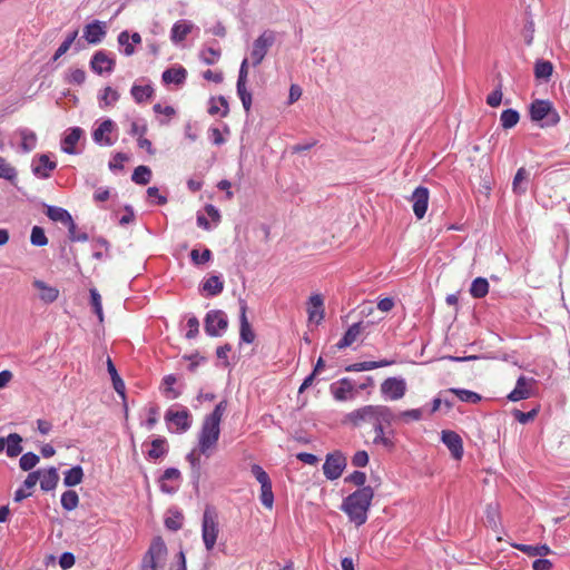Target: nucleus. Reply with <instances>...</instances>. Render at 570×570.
<instances>
[{"label": "nucleus", "instance_id": "obj_61", "mask_svg": "<svg viewBox=\"0 0 570 570\" xmlns=\"http://www.w3.org/2000/svg\"><path fill=\"white\" fill-rule=\"evenodd\" d=\"M183 360L189 361L187 370L191 373H194L200 364L207 362V358L205 356H202L198 352H195L193 354H186L183 356Z\"/></svg>", "mask_w": 570, "mask_h": 570}, {"label": "nucleus", "instance_id": "obj_51", "mask_svg": "<svg viewBox=\"0 0 570 570\" xmlns=\"http://www.w3.org/2000/svg\"><path fill=\"white\" fill-rule=\"evenodd\" d=\"M90 295V305L92 307V312L97 315L99 322H104V311L101 303V295L99 294L96 287H91L89 289Z\"/></svg>", "mask_w": 570, "mask_h": 570}, {"label": "nucleus", "instance_id": "obj_9", "mask_svg": "<svg viewBox=\"0 0 570 570\" xmlns=\"http://www.w3.org/2000/svg\"><path fill=\"white\" fill-rule=\"evenodd\" d=\"M330 393L337 402L351 401L357 395L356 384L350 377H342L331 383Z\"/></svg>", "mask_w": 570, "mask_h": 570}, {"label": "nucleus", "instance_id": "obj_47", "mask_svg": "<svg viewBox=\"0 0 570 570\" xmlns=\"http://www.w3.org/2000/svg\"><path fill=\"white\" fill-rule=\"evenodd\" d=\"M519 120H520V114L517 109L508 108L501 112L500 125L505 130L511 129L514 126H517Z\"/></svg>", "mask_w": 570, "mask_h": 570}, {"label": "nucleus", "instance_id": "obj_54", "mask_svg": "<svg viewBox=\"0 0 570 570\" xmlns=\"http://www.w3.org/2000/svg\"><path fill=\"white\" fill-rule=\"evenodd\" d=\"M119 92L110 86L105 87L102 94L99 96V105L101 108L109 107L119 100Z\"/></svg>", "mask_w": 570, "mask_h": 570}, {"label": "nucleus", "instance_id": "obj_24", "mask_svg": "<svg viewBox=\"0 0 570 570\" xmlns=\"http://www.w3.org/2000/svg\"><path fill=\"white\" fill-rule=\"evenodd\" d=\"M186 461L190 465V482L195 493L199 494V483L202 478V462L199 454L196 453V449H193L186 454Z\"/></svg>", "mask_w": 570, "mask_h": 570}, {"label": "nucleus", "instance_id": "obj_22", "mask_svg": "<svg viewBox=\"0 0 570 570\" xmlns=\"http://www.w3.org/2000/svg\"><path fill=\"white\" fill-rule=\"evenodd\" d=\"M116 129V124L111 119L102 120L92 131V140L99 146H112L115 140L109 134Z\"/></svg>", "mask_w": 570, "mask_h": 570}, {"label": "nucleus", "instance_id": "obj_58", "mask_svg": "<svg viewBox=\"0 0 570 570\" xmlns=\"http://www.w3.org/2000/svg\"><path fill=\"white\" fill-rule=\"evenodd\" d=\"M30 243L36 247H42L48 244V238L45 234V229L40 226H33L30 235Z\"/></svg>", "mask_w": 570, "mask_h": 570}, {"label": "nucleus", "instance_id": "obj_1", "mask_svg": "<svg viewBox=\"0 0 570 570\" xmlns=\"http://www.w3.org/2000/svg\"><path fill=\"white\" fill-rule=\"evenodd\" d=\"M373 498V488L371 485L363 487L343 499L341 510L347 515L350 522L361 527L367 521Z\"/></svg>", "mask_w": 570, "mask_h": 570}, {"label": "nucleus", "instance_id": "obj_48", "mask_svg": "<svg viewBox=\"0 0 570 570\" xmlns=\"http://www.w3.org/2000/svg\"><path fill=\"white\" fill-rule=\"evenodd\" d=\"M489 293V282L484 277H476L470 286V294L474 298H483Z\"/></svg>", "mask_w": 570, "mask_h": 570}, {"label": "nucleus", "instance_id": "obj_11", "mask_svg": "<svg viewBox=\"0 0 570 570\" xmlns=\"http://www.w3.org/2000/svg\"><path fill=\"white\" fill-rule=\"evenodd\" d=\"M183 481L181 472L177 468H167L157 479L159 490L169 495L178 492Z\"/></svg>", "mask_w": 570, "mask_h": 570}, {"label": "nucleus", "instance_id": "obj_5", "mask_svg": "<svg viewBox=\"0 0 570 570\" xmlns=\"http://www.w3.org/2000/svg\"><path fill=\"white\" fill-rule=\"evenodd\" d=\"M276 41V32L271 29L264 30L253 42L250 59L253 67L259 66L265 59L268 50Z\"/></svg>", "mask_w": 570, "mask_h": 570}, {"label": "nucleus", "instance_id": "obj_57", "mask_svg": "<svg viewBox=\"0 0 570 570\" xmlns=\"http://www.w3.org/2000/svg\"><path fill=\"white\" fill-rule=\"evenodd\" d=\"M189 257L194 265L200 266L212 261L213 253L209 248H204L202 254H199L198 249H193L189 254Z\"/></svg>", "mask_w": 570, "mask_h": 570}, {"label": "nucleus", "instance_id": "obj_43", "mask_svg": "<svg viewBox=\"0 0 570 570\" xmlns=\"http://www.w3.org/2000/svg\"><path fill=\"white\" fill-rule=\"evenodd\" d=\"M177 382L175 374L165 375L161 380L163 394L168 399H177L181 395V391L174 387Z\"/></svg>", "mask_w": 570, "mask_h": 570}, {"label": "nucleus", "instance_id": "obj_8", "mask_svg": "<svg viewBox=\"0 0 570 570\" xmlns=\"http://www.w3.org/2000/svg\"><path fill=\"white\" fill-rule=\"evenodd\" d=\"M165 421L170 432L184 433L191 428L193 416L187 407H183L180 411L168 409L165 413Z\"/></svg>", "mask_w": 570, "mask_h": 570}, {"label": "nucleus", "instance_id": "obj_35", "mask_svg": "<svg viewBox=\"0 0 570 570\" xmlns=\"http://www.w3.org/2000/svg\"><path fill=\"white\" fill-rule=\"evenodd\" d=\"M33 286L36 288L40 289L39 297L46 304L53 303L58 298V296H59L58 288L46 284L43 281L36 279L33 282Z\"/></svg>", "mask_w": 570, "mask_h": 570}, {"label": "nucleus", "instance_id": "obj_23", "mask_svg": "<svg viewBox=\"0 0 570 570\" xmlns=\"http://www.w3.org/2000/svg\"><path fill=\"white\" fill-rule=\"evenodd\" d=\"M107 33L106 23L100 20H94L83 28V38L90 45L100 43Z\"/></svg>", "mask_w": 570, "mask_h": 570}, {"label": "nucleus", "instance_id": "obj_39", "mask_svg": "<svg viewBox=\"0 0 570 570\" xmlns=\"http://www.w3.org/2000/svg\"><path fill=\"white\" fill-rule=\"evenodd\" d=\"M193 24L189 21L180 20L174 23L170 30V39L173 42L178 43L186 39L187 35L191 31Z\"/></svg>", "mask_w": 570, "mask_h": 570}, {"label": "nucleus", "instance_id": "obj_6", "mask_svg": "<svg viewBox=\"0 0 570 570\" xmlns=\"http://www.w3.org/2000/svg\"><path fill=\"white\" fill-rule=\"evenodd\" d=\"M218 522L215 511L210 507H206L203 514L202 537L205 548L213 550L218 537Z\"/></svg>", "mask_w": 570, "mask_h": 570}, {"label": "nucleus", "instance_id": "obj_7", "mask_svg": "<svg viewBox=\"0 0 570 570\" xmlns=\"http://www.w3.org/2000/svg\"><path fill=\"white\" fill-rule=\"evenodd\" d=\"M228 327V318L222 309H210L204 318L205 333L210 337L222 336Z\"/></svg>", "mask_w": 570, "mask_h": 570}, {"label": "nucleus", "instance_id": "obj_36", "mask_svg": "<svg viewBox=\"0 0 570 570\" xmlns=\"http://www.w3.org/2000/svg\"><path fill=\"white\" fill-rule=\"evenodd\" d=\"M18 134L21 138L20 148L22 153H30L37 147V135L29 128H19Z\"/></svg>", "mask_w": 570, "mask_h": 570}, {"label": "nucleus", "instance_id": "obj_62", "mask_svg": "<svg viewBox=\"0 0 570 570\" xmlns=\"http://www.w3.org/2000/svg\"><path fill=\"white\" fill-rule=\"evenodd\" d=\"M68 238L70 242H87L89 236L86 232H79L76 223L72 220L68 226Z\"/></svg>", "mask_w": 570, "mask_h": 570}, {"label": "nucleus", "instance_id": "obj_33", "mask_svg": "<svg viewBox=\"0 0 570 570\" xmlns=\"http://www.w3.org/2000/svg\"><path fill=\"white\" fill-rule=\"evenodd\" d=\"M107 371L110 375L114 390L116 393L121 396L122 399L126 397V386L124 380L118 374V371L110 357L107 358Z\"/></svg>", "mask_w": 570, "mask_h": 570}, {"label": "nucleus", "instance_id": "obj_50", "mask_svg": "<svg viewBox=\"0 0 570 570\" xmlns=\"http://www.w3.org/2000/svg\"><path fill=\"white\" fill-rule=\"evenodd\" d=\"M60 503L66 511H72L79 504V495L75 490H67L61 494Z\"/></svg>", "mask_w": 570, "mask_h": 570}, {"label": "nucleus", "instance_id": "obj_25", "mask_svg": "<svg viewBox=\"0 0 570 570\" xmlns=\"http://www.w3.org/2000/svg\"><path fill=\"white\" fill-rule=\"evenodd\" d=\"M151 449L147 451L146 459L157 461L165 458L169 452V444L165 436L156 435L150 442Z\"/></svg>", "mask_w": 570, "mask_h": 570}, {"label": "nucleus", "instance_id": "obj_64", "mask_svg": "<svg viewBox=\"0 0 570 570\" xmlns=\"http://www.w3.org/2000/svg\"><path fill=\"white\" fill-rule=\"evenodd\" d=\"M65 80L68 83H73V85L80 86L86 80V72H85V70H82L80 68L72 69V70L69 71L68 75H66Z\"/></svg>", "mask_w": 570, "mask_h": 570}, {"label": "nucleus", "instance_id": "obj_28", "mask_svg": "<svg viewBox=\"0 0 570 570\" xmlns=\"http://www.w3.org/2000/svg\"><path fill=\"white\" fill-rule=\"evenodd\" d=\"M308 320L318 324L324 318V299L321 294H313L308 301Z\"/></svg>", "mask_w": 570, "mask_h": 570}, {"label": "nucleus", "instance_id": "obj_3", "mask_svg": "<svg viewBox=\"0 0 570 570\" xmlns=\"http://www.w3.org/2000/svg\"><path fill=\"white\" fill-rule=\"evenodd\" d=\"M530 120L540 128L554 127L560 122V115L548 99H534L528 107Z\"/></svg>", "mask_w": 570, "mask_h": 570}, {"label": "nucleus", "instance_id": "obj_59", "mask_svg": "<svg viewBox=\"0 0 570 570\" xmlns=\"http://www.w3.org/2000/svg\"><path fill=\"white\" fill-rule=\"evenodd\" d=\"M261 502L262 504L267 508V509H272L273 508V504H274V493H273V487H272V482L271 483H265L263 485H261Z\"/></svg>", "mask_w": 570, "mask_h": 570}, {"label": "nucleus", "instance_id": "obj_40", "mask_svg": "<svg viewBox=\"0 0 570 570\" xmlns=\"http://www.w3.org/2000/svg\"><path fill=\"white\" fill-rule=\"evenodd\" d=\"M85 473L81 465H75L63 472V485L72 488L80 484L83 480Z\"/></svg>", "mask_w": 570, "mask_h": 570}, {"label": "nucleus", "instance_id": "obj_15", "mask_svg": "<svg viewBox=\"0 0 570 570\" xmlns=\"http://www.w3.org/2000/svg\"><path fill=\"white\" fill-rule=\"evenodd\" d=\"M345 421L353 426H360L363 422L377 423V405H364L346 414Z\"/></svg>", "mask_w": 570, "mask_h": 570}, {"label": "nucleus", "instance_id": "obj_38", "mask_svg": "<svg viewBox=\"0 0 570 570\" xmlns=\"http://www.w3.org/2000/svg\"><path fill=\"white\" fill-rule=\"evenodd\" d=\"M528 176L529 173L524 167H520L512 181V191L515 195H524L528 190Z\"/></svg>", "mask_w": 570, "mask_h": 570}, {"label": "nucleus", "instance_id": "obj_30", "mask_svg": "<svg viewBox=\"0 0 570 570\" xmlns=\"http://www.w3.org/2000/svg\"><path fill=\"white\" fill-rule=\"evenodd\" d=\"M46 215L52 222H59L68 226L73 220L71 214L63 207L46 205Z\"/></svg>", "mask_w": 570, "mask_h": 570}, {"label": "nucleus", "instance_id": "obj_27", "mask_svg": "<svg viewBox=\"0 0 570 570\" xmlns=\"http://www.w3.org/2000/svg\"><path fill=\"white\" fill-rule=\"evenodd\" d=\"M186 79L187 70L180 65H178L177 67L167 68L161 75V81L165 85L174 83L177 86H181L185 83Z\"/></svg>", "mask_w": 570, "mask_h": 570}, {"label": "nucleus", "instance_id": "obj_37", "mask_svg": "<svg viewBox=\"0 0 570 570\" xmlns=\"http://www.w3.org/2000/svg\"><path fill=\"white\" fill-rule=\"evenodd\" d=\"M512 547L515 548L517 550L525 553L529 557H537V556L544 557L552 552L548 544L531 546V544H524V543H513Z\"/></svg>", "mask_w": 570, "mask_h": 570}, {"label": "nucleus", "instance_id": "obj_26", "mask_svg": "<svg viewBox=\"0 0 570 570\" xmlns=\"http://www.w3.org/2000/svg\"><path fill=\"white\" fill-rule=\"evenodd\" d=\"M200 293H204L207 297H215L223 293L224 291V281L220 275H212L208 278H205L200 283L199 287Z\"/></svg>", "mask_w": 570, "mask_h": 570}, {"label": "nucleus", "instance_id": "obj_52", "mask_svg": "<svg viewBox=\"0 0 570 570\" xmlns=\"http://www.w3.org/2000/svg\"><path fill=\"white\" fill-rule=\"evenodd\" d=\"M399 416L386 405H377V423L390 426Z\"/></svg>", "mask_w": 570, "mask_h": 570}, {"label": "nucleus", "instance_id": "obj_46", "mask_svg": "<svg viewBox=\"0 0 570 570\" xmlns=\"http://www.w3.org/2000/svg\"><path fill=\"white\" fill-rule=\"evenodd\" d=\"M22 436L18 433H10L7 436V448L6 452L9 458H16L22 452Z\"/></svg>", "mask_w": 570, "mask_h": 570}, {"label": "nucleus", "instance_id": "obj_13", "mask_svg": "<svg viewBox=\"0 0 570 570\" xmlns=\"http://www.w3.org/2000/svg\"><path fill=\"white\" fill-rule=\"evenodd\" d=\"M406 381L403 377L391 376L381 384V394L384 400L396 401L406 393Z\"/></svg>", "mask_w": 570, "mask_h": 570}, {"label": "nucleus", "instance_id": "obj_12", "mask_svg": "<svg viewBox=\"0 0 570 570\" xmlns=\"http://www.w3.org/2000/svg\"><path fill=\"white\" fill-rule=\"evenodd\" d=\"M248 59L244 58L238 70V77L236 82V91L237 96L239 97L242 105L244 107V110L246 112H249L252 108V94L247 90V77H248Z\"/></svg>", "mask_w": 570, "mask_h": 570}, {"label": "nucleus", "instance_id": "obj_55", "mask_svg": "<svg viewBox=\"0 0 570 570\" xmlns=\"http://www.w3.org/2000/svg\"><path fill=\"white\" fill-rule=\"evenodd\" d=\"M117 42L121 48L120 51L124 56L130 57L135 53V47L129 41V32L127 30H124L118 35Z\"/></svg>", "mask_w": 570, "mask_h": 570}, {"label": "nucleus", "instance_id": "obj_60", "mask_svg": "<svg viewBox=\"0 0 570 570\" xmlns=\"http://www.w3.org/2000/svg\"><path fill=\"white\" fill-rule=\"evenodd\" d=\"M17 177V169L0 156V178L13 181Z\"/></svg>", "mask_w": 570, "mask_h": 570}, {"label": "nucleus", "instance_id": "obj_56", "mask_svg": "<svg viewBox=\"0 0 570 570\" xmlns=\"http://www.w3.org/2000/svg\"><path fill=\"white\" fill-rule=\"evenodd\" d=\"M39 455L33 452H27L21 455L19 465L22 471H30L39 463Z\"/></svg>", "mask_w": 570, "mask_h": 570}, {"label": "nucleus", "instance_id": "obj_4", "mask_svg": "<svg viewBox=\"0 0 570 570\" xmlns=\"http://www.w3.org/2000/svg\"><path fill=\"white\" fill-rule=\"evenodd\" d=\"M167 554L168 549L163 537H154L148 550L142 556L140 570H163Z\"/></svg>", "mask_w": 570, "mask_h": 570}, {"label": "nucleus", "instance_id": "obj_34", "mask_svg": "<svg viewBox=\"0 0 570 570\" xmlns=\"http://www.w3.org/2000/svg\"><path fill=\"white\" fill-rule=\"evenodd\" d=\"M130 94L137 104H142L154 97L155 89L151 83L144 86L134 83Z\"/></svg>", "mask_w": 570, "mask_h": 570}, {"label": "nucleus", "instance_id": "obj_2", "mask_svg": "<svg viewBox=\"0 0 570 570\" xmlns=\"http://www.w3.org/2000/svg\"><path fill=\"white\" fill-rule=\"evenodd\" d=\"M227 409V400L216 404L213 412L205 415L198 433L199 454L209 455V450L217 445L220 435V421Z\"/></svg>", "mask_w": 570, "mask_h": 570}, {"label": "nucleus", "instance_id": "obj_63", "mask_svg": "<svg viewBox=\"0 0 570 570\" xmlns=\"http://www.w3.org/2000/svg\"><path fill=\"white\" fill-rule=\"evenodd\" d=\"M219 57H220V50L214 49L210 47L206 48L200 53V58H202L203 62L208 66L215 65Z\"/></svg>", "mask_w": 570, "mask_h": 570}, {"label": "nucleus", "instance_id": "obj_29", "mask_svg": "<svg viewBox=\"0 0 570 570\" xmlns=\"http://www.w3.org/2000/svg\"><path fill=\"white\" fill-rule=\"evenodd\" d=\"M365 328V325L363 322H357L352 324L346 332L344 333L343 337L336 343V347L338 350L346 348L351 346L360 335V333Z\"/></svg>", "mask_w": 570, "mask_h": 570}, {"label": "nucleus", "instance_id": "obj_41", "mask_svg": "<svg viewBox=\"0 0 570 570\" xmlns=\"http://www.w3.org/2000/svg\"><path fill=\"white\" fill-rule=\"evenodd\" d=\"M553 72V65L549 60L538 59L534 63V77L538 80L548 82Z\"/></svg>", "mask_w": 570, "mask_h": 570}, {"label": "nucleus", "instance_id": "obj_21", "mask_svg": "<svg viewBox=\"0 0 570 570\" xmlns=\"http://www.w3.org/2000/svg\"><path fill=\"white\" fill-rule=\"evenodd\" d=\"M535 383L537 381L533 377L520 375L515 382L514 389L508 394V400L511 402H519L529 399L532 395L529 386Z\"/></svg>", "mask_w": 570, "mask_h": 570}, {"label": "nucleus", "instance_id": "obj_44", "mask_svg": "<svg viewBox=\"0 0 570 570\" xmlns=\"http://www.w3.org/2000/svg\"><path fill=\"white\" fill-rule=\"evenodd\" d=\"M373 428H374V432H375V438L373 439V443L375 445H383L387 450H393L395 446V443L390 436L386 435V433H385L386 426L382 425L380 423H375Z\"/></svg>", "mask_w": 570, "mask_h": 570}, {"label": "nucleus", "instance_id": "obj_31", "mask_svg": "<svg viewBox=\"0 0 570 570\" xmlns=\"http://www.w3.org/2000/svg\"><path fill=\"white\" fill-rule=\"evenodd\" d=\"M59 482L58 470L55 466H50L45 471H41L40 475V489L45 492L52 491L57 488Z\"/></svg>", "mask_w": 570, "mask_h": 570}, {"label": "nucleus", "instance_id": "obj_53", "mask_svg": "<svg viewBox=\"0 0 570 570\" xmlns=\"http://www.w3.org/2000/svg\"><path fill=\"white\" fill-rule=\"evenodd\" d=\"M540 412V405L533 407L532 410L528 411V412H523L519 409H513L512 410V415L513 417L521 424H528L530 422H532L537 415L539 414Z\"/></svg>", "mask_w": 570, "mask_h": 570}, {"label": "nucleus", "instance_id": "obj_18", "mask_svg": "<svg viewBox=\"0 0 570 570\" xmlns=\"http://www.w3.org/2000/svg\"><path fill=\"white\" fill-rule=\"evenodd\" d=\"M239 304V341L240 343L252 344L255 341V332L253 331L247 313V303L244 298L238 299Z\"/></svg>", "mask_w": 570, "mask_h": 570}, {"label": "nucleus", "instance_id": "obj_19", "mask_svg": "<svg viewBox=\"0 0 570 570\" xmlns=\"http://www.w3.org/2000/svg\"><path fill=\"white\" fill-rule=\"evenodd\" d=\"M83 134L85 131L80 127H70L67 129L60 140L61 150L68 155H78L80 151L77 149V144Z\"/></svg>", "mask_w": 570, "mask_h": 570}, {"label": "nucleus", "instance_id": "obj_20", "mask_svg": "<svg viewBox=\"0 0 570 570\" xmlns=\"http://www.w3.org/2000/svg\"><path fill=\"white\" fill-rule=\"evenodd\" d=\"M429 196L430 191L425 186H417L412 193L413 212L417 219H422L426 214Z\"/></svg>", "mask_w": 570, "mask_h": 570}, {"label": "nucleus", "instance_id": "obj_17", "mask_svg": "<svg viewBox=\"0 0 570 570\" xmlns=\"http://www.w3.org/2000/svg\"><path fill=\"white\" fill-rule=\"evenodd\" d=\"M441 441L449 449L454 460H461L464 453L462 438L452 430L441 432Z\"/></svg>", "mask_w": 570, "mask_h": 570}, {"label": "nucleus", "instance_id": "obj_16", "mask_svg": "<svg viewBox=\"0 0 570 570\" xmlns=\"http://www.w3.org/2000/svg\"><path fill=\"white\" fill-rule=\"evenodd\" d=\"M57 168V163L50 160L47 154H40L33 157L31 161V171L39 179H48L51 173Z\"/></svg>", "mask_w": 570, "mask_h": 570}, {"label": "nucleus", "instance_id": "obj_42", "mask_svg": "<svg viewBox=\"0 0 570 570\" xmlns=\"http://www.w3.org/2000/svg\"><path fill=\"white\" fill-rule=\"evenodd\" d=\"M208 114L215 116L220 112L222 117H226L229 112L228 101L224 96L210 97Z\"/></svg>", "mask_w": 570, "mask_h": 570}, {"label": "nucleus", "instance_id": "obj_10", "mask_svg": "<svg viewBox=\"0 0 570 570\" xmlns=\"http://www.w3.org/2000/svg\"><path fill=\"white\" fill-rule=\"evenodd\" d=\"M346 468V456L341 451H334L326 455L323 464V473L330 481L338 479Z\"/></svg>", "mask_w": 570, "mask_h": 570}, {"label": "nucleus", "instance_id": "obj_45", "mask_svg": "<svg viewBox=\"0 0 570 570\" xmlns=\"http://www.w3.org/2000/svg\"><path fill=\"white\" fill-rule=\"evenodd\" d=\"M448 393H452L458 396L461 402L476 404L482 400V396L473 391L460 387H451L446 390Z\"/></svg>", "mask_w": 570, "mask_h": 570}, {"label": "nucleus", "instance_id": "obj_49", "mask_svg": "<svg viewBox=\"0 0 570 570\" xmlns=\"http://www.w3.org/2000/svg\"><path fill=\"white\" fill-rule=\"evenodd\" d=\"M151 175V169L148 166L140 165L134 169L131 180L137 185L145 186L149 184Z\"/></svg>", "mask_w": 570, "mask_h": 570}, {"label": "nucleus", "instance_id": "obj_32", "mask_svg": "<svg viewBox=\"0 0 570 570\" xmlns=\"http://www.w3.org/2000/svg\"><path fill=\"white\" fill-rule=\"evenodd\" d=\"M184 515L177 507H171L167 511V517L164 520V524L167 530L176 532L183 528Z\"/></svg>", "mask_w": 570, "mask_h": 570}, {"label": "nucleus", "instance_id": "obj_14", "mask_svg": "<svg viewBox=\"0 0 570 570\" xmlns=\"http://www.w3.org/2000/svg\"><path fill=\"white\" fill-rule=\"evenodd\" d=\"M89 67L92 72L99 76L102 73H111L116 67L115 56L108 53L106 50H98L92 55Z\"/></svg>", "mask_w": 570, "mask_h": 570}]
</instances>
